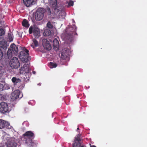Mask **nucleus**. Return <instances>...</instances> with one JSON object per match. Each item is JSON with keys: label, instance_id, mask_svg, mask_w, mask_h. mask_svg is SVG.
Segmentation results:
<instances>
[{"label": "nucleus", "instance_id": "obj_36", "mask_svg": "<svg viewBox=\"0 0 147 147\" xmlns=\"http://www.w3.org/2000/svg\"><path fill=\"white\" fill-rule=\"evenodd\" d=\"M90 145H91V144H90ZM90 147H96L94 145L90 146Z\"/></svg>", "mask_w": 147, "mask_h": 147}, {"label": "nucleus", "instance_id": "obj_5", "mask_svg": "<svg viewBox=\"0 0 147 147\" xmlns=\"http://www.w3.org/2000/svg\"><path fill=\"white\" fill-rule=\"evenodd\" d=\"M10 64L11 67L15 69L18 68L20 65L19 61L16 57H13L11 60Z\"/></svg>", "mask_w": 147, "mask_h": 147}, {"label": "nucleus", "instance_id": "obj_30", "mask_svg": "<svg viewBox=\"0 0 147 147\" xmlns=\"http://www.w3.org/2000/svg\"><path fill=\"white\" fill-rule=\"evenodd\" d=\"M6 97L5 95L2 94H0V99L1 100L6 99Z\"/></svg>", "mask_w": 147, "mask_h": 147}, {"label": "nucleus", "instance_id": "obj_34", "mask_svg": "<svg viewBox=\"0 0 147 147\" xmlns=\"http://www.w3.org/2000/svg\"><path fill=\"white\" fill-rule=\"evenodd\" d=\"M3 56V52H2V51L0 49V59H1L2 58Z\"/></svg>", "mask_w": 147, "mask_h": 147}, {"label": "nucleus", "instance_id": "obj_29", "mask_svg": "<svg viewBox=\"0 0 147 147\" xmlns=\"http://www.w3.org/2000/svg\"><path fill=\"white\" fill-rule=\"evenodd\" d=\"M5 34V31L3 29L0 27V36H1Z\"/></svg>", "mask_w": 147, "mask_h": 147}, {"label": "nucleus", "instance_id": "obj_32", "mask_svg": "<svg viewBox=\"0 0 147 147\" xmlns=\"http://www.w3.org/2000/svg\"><path fill=\"white\" fill-rule=\"evenodd\" d=\"M47 10L48 12V14L49 15H51V11L50 8L48 6L47 7Z\"/></svg>", "mask_w": 147, "mask_h": 147}, {"label": "nucleus", "instance_id": "obj_23", "mask_svg": "<svg viewBox=\"0 0 147 147\" xmlns=\"http://www.w3.org/2000/svg\"><path fill=\"white\" fill-rule=\"evenodd\" d=\"M57 65L56 63H54L53 62H50L49 65V66L51 68H55L57 66Z\"/></svg>", "mask_w": 147, "mask_h": 147}, {"label": "nucleus", "instance_id": "obj_37", "mask_svg": "<svg viewBox=\"0 0 147 147\" xmlns=\"http://www.w3.org/2000/svg\"><path fill=\"white\" fill-rule=\"evenodd\" d=\"M31 46L33 48H34V45H31Z\"/></svg>", "mask_w": 147, "mask_h": 147}, {"label": "nucleus", "instance_id": "obj_4", "mask_svg": "<svg viewBox=\"0 0 147 147\" xmlns=\"http://www.w3.org/2000/svg\"><path fill=\"white\" fill-rule=\"evenodd\" d=\"M71 28H72V30L69 33H67L66 35L67 38L70 41L72 40L74 35H77V34L76 32V30L77 29L76 26L73 24V26Z\"/></svg>", "mask_w": 147, "mask_h": 147}, {"label": "nucleus", "instance_id": "obj_14", "mask_svg": "<svg viewBox=\"0 0 147 147\" xmlns=\"http://www.w3.org/2000/svg\"><path fill=\"white\" fill-rule=\"evenodd\" d=\"M10 125L9 124L8 122L0 119V129L4 127L9 128Z\"/></svg>", "mask_w": 147, "mask_h": 147}, {"label": "nucleus", "instance_id": "obj_8", "mask_svg": "<svg viewBox=\"0 0 147 147\" xmlns=\"http://www.w3.org/2000/svg\"><path fill=\"white\" fill-rule=\"evenodd\" d=\"M30 70V69L29 68V65L25 64L20 69V74H27L28 73Z\"/></svg>", "mask_w": 147, "mask_h": 147}, {"label": "nucleus", "instance_id": "obj_2", "mask_svg": "<svg viewBox=\"0 0 147 147\" xmlns=\"http://www.w3.org/2000/svg\"><path fill=\"white\" fill-rule=\"evenodd\" d=\"M46 11V9L42 7L37 9L35 13V20L37 21L41 20L44 17V14Z\"/></svg>", "mask_w": 147, "mask_h": 147}, {"label": "nucleus", "instance_id": "obj_21", "mask_svg": "<svg viewBox=\"0 0 147 147\" xmlns=\"http://www.w3.org/2000/svg\"><path fill=\"white\" fill-rule=\"evenodd\" d=\"M81 140V137L80 135H78L77 137L76 138V139L75 140L74 143L73 144H75L76 143H80L79 141Z\"/></svg>", "mask_w": 147, "mask_h": 147}, {"label": "nucleus", "instance_id": "obj_12", "mask_svg": "<svg viewBox=\"0 0 147 147\" xmlns=\"http://www.w3.org/2000/svg\"><path fill=\"white\" fill-rule=\"evenodd\" d=\"M20 92L19 90H15L11 94V99L14 100L20 98Z\"/></svg>", "mask_w": 147, "mask_h": 147}, {"label": "nucleus", "instance_id": "obj_11", "mask_svg": "<svg viewBox=\"0 0 147 147\" xmlns=\"http://www.w3.org/2000/svg\"><path fill=\"white\" fill-rule=\"evenodd\" d=\"M50 1L49 4H50V6L51 7L55 10L57 9L59 10L58 9V7L57 6V0H48Z\"/></svg>", "mask_w": 147, "mask_h": 147}, {"label": "nucleus", "instance_id": "obj_16", "mask_svg": "<svg viewBox=\"0 0 147 147\" xmlns=\"http://www.w3.org/2000/svg\"><path fill=\"white\" fill-rule=\"evenodd\" d=\"M7 46V42L5 40H3L0 41V48L3 49L4 50H6Z\"/></svg>", "mask_w": 147, "mask_h": 147}, {"label": "nucleus", "instance_id": "obj_39", "mask_svg": "<svg viewBox=\"0 0 147 147\" xmlns=\"http://www.w3.org/2000/svg\"><path fill=\"white\" fill-rule=\"evenodd\" d=\"M77 129L78 130H79V127H78Z\"/></svg>", "mask_w": 147, "mask_h": 147}, {"label": "nucleus", "instance_id": "obj_31", "mask_svg": "<svg viewBox=\"0 0 147 147\" xmlns=\"http://www.w3.org/2000/svg\"><path fill=\"white\" fill-rule=\"evenodd\" d=\"M8 36L9 37V40L10 41H11L13 39V37L12 36L11 34H8Z\"/></svg>", "mask_w": 147, "mask_h": 147}, {"label": "nucleus", "instance_id": "obj_7", "mask_svg": "<svg viewBox=\"0 0 147 147\" xmlns=\"http://www.w3.org/2000/svg\"><path fill=\"white\" fill-rule=\"evenodd\" d=\"M0 111L3 113H5L9 112L7 104L4 102L0 103Z\"/></svg>", "mask_w": 147, "mask_h": 147}, {"label": "nucleus", "instance_id": "obj_24", "mask_svg": "<svg viewBox=\"0 0 147 147\" xmlns=\"http://www.w3.org/2000/svg\"><path fill=\"white\" fill-rule=\"evenodd\" d=\"M73 147H86L84 145L81 146L80 143H76L75 144H73Z\"/></svg>", "mask_w": 147, "mask_h": 147}, {"label": "nucleus", "instance_id": "obj_3", "mask_svg": "<svg viewBox=\"0 0 147 147\" xmlns=\"http://www.w3.org/2000/svg\"><path fill=\"white\" fill-rule=\"evenodd\" d=\"M29 32L30 34L33 32L34 36L36 38H38L40 36V32L39 29L36 26H31L29 28Z\"/></svg>", "mask_w": 147, "mask_h": 147}, {"label": "nucleus", "instance_id": "obj_22", "mask_svg": "<svg viewBox=\"0 0 147 147\" xmlns=\"http://www.w3.org/2000/svg\"><path fill=\"white\" fill-rule=\"evenodd\" d=\"M51 32L49 30H45L43 33V35L45 36H49L50 35Z\"/></svg>", "mask_w": 147, "mask_h": 147}, {"label": "nucleus", "instance_id": "obj_15", "mask_svg": "<svg viewBox=\"0 0 147 147\" xmlns=\"http://www.w3.org/2000/svg\"><path fill=\"white\" fill-rule=\"evenodd\" d=\"M11 47L12 52L13 53L14 55H17L18 52V47L14 44H11Z\"/></svg>", "mask_w": 147, "mask_h": 147}, {"label": "nucleus", "instance_id": "obj_9", "mask_svg": "<svg viewBox=\"0 0 147 147\" xmlns=\"http://www.w3.org/2000/svg\"><path fill=\"white\" fill-rule=\"evenodd\" d=\"M24 52L21 51L19 55V58L24 62H27L28 61L29 58L26 54H25Z\"/></svg>", "mask_w": 147, "mask_h": 147}, {"label": "nucleus", "instance_id": "obj_1", "mask_svg": "<svg viewBox=\"0 0 147 147\" xmlns=\"http://www.w3.org/2000/svg\"><path fill=\"white\" fill-rule=\"evenodd\" d=\"M23 136L24 137V141L27 146L29 147H36L37 146L38 142L32 141L34 138V134L32 131H27L23 134Z\"/></svg>", "mask_w": 147, "mask_h": 147}, {"label": "nucleus", "instance_id": "obj_27", "mask_svg": "<svg viewBox=\"0 0 147 147\" xmlns=\"http://www.w3.org/2000/svg\"><path fill=\"white\" fill-rule=\"evenodd\" d=\"M47 27L49 28L52 29L53 28V25L50 22H49L47 24Z\"/></svg>", "mask_w": 147, "mask_h": 147}, {"label": "nucleus", "instance_id": "obj_13", "mask_svg": "<svg viewBox=\"0 0 147 147\" xmlns=\"http://www.w3.org/2000/svg\"><path fill=\"white\" fill-rule=\"evenodd\" d=\"M7 147H16L17 144L11 139L9 140L6 143Z\"/></svg>", "mask_w": 147, "mask_h": 147}, {"label": "nucleus", "instance_id": "obj_38", "mask_svg": "<svg viewBox=\"0 0 147 147\" xmlns=\"http://www.w3.org/2000/svg\"><path fill=\"white\" fill-rule=\"evenodd\" d=\"M33 73L34 74L35 73V71H33Z\"/></svg>", "mask_w": 147, "mask_h": 147}, {"label": "nucleus", "instance_id": "obj_26", "mask_svg": "<svg viewBox=\"0 0 147 147\" xmlns=\"http://www.w3.org/2000/svg\"><path fill=\"white\" fill-rule=\"evenodd\" d=\"M32 41L35 47H36L37 46L38 44V42L35 39H33Z\"/></svg>", "mask_w": 147, "mask_h": 147}, {"label": "nucleus", "instance_id": "obj_20", "mask_svg": "<svg viewBox=\"0 0 147 147\" xmlns=\"http://www.w3.org/2000/svg\"><path fill=\"white\" fill-rule=\"evenodd\" d=\"M22 25L23 26L26 28L28 27L30 25L28 21L26 19H24L23 20L22 22Z\"/></svg>", "mask_w": 147, "mask_h": 147}, {"label": "nucleus", "instance_id": "obj_40", "mask_svg": "<svg viewBox=\"0 0 147 147\" xmlns=\"http://www.w3.org/2000/svg\"><path fill=\"white\" fill-rule=\"evenodd\" d=\"M22 96V95L20 97V98H21Z\"/></svg>", "mask_w": 147, "mask_h": 147}, {"label": "nucleus", "instance_id": "obj_10", "mask_svg": "<svg viewBox=\"0 0 147 147\" xmlns=\"http://www.w3.org/2000/svg\"><path fill=\"white\" fill-rule=\"evenodd\" d=\"M42 45L44 48L50 50L51 49V46L47 39L44 38L42 40Z\"/></svg>", "mask_w": 147, "mask_h": 147}, {"label": "nucleus", "instance_id": "obj_6", "mask_svg": "<svg viewBox=\"0 0 147 147\" xmlns=\"http://www.w3.org/2000/svg\"><path fill=\"white\" fill-rule=\"evenodd\" d=\"M69 50L67 49H64L62 50L61 58V59L66 60L69 61Z\"/></svg>", "mask_w": 147, "mask_h": 147}, {"label": "nucleus", "instance_id": "obj_35", "mask_svg": "<svg viewBox=\"0 0 147 147\" xmlns=\"http://www.w3.org/2000/svg\"><path fill=\"white\" fill-rule=\"evenodd\" d=\"M3 85L0 83V91H1L3 90Z\"/></svg>", "mask_w": 147, "mask_h": 147}, {"label": "nucleus", "instance_id": "obj_17", "mask_svg": "<svg viewBox=\"0 0 147 147\" xmlns=\"http://www.w3.org/2000/svg\"><path fill=\"white\" fill-rule=\"evenodd\" d=\"M59 46V41L57 39L55 38L53 41V46L54 49L56 50H58Z\"/></svg>", "mask_w": 147, "mask_h": 147}, {"label": "nucleus", "instance_id": "obj_18", "mask_svg": "<svg viewBox=\"0 0 147 147\" xmlns=\"http://www.w3.org/2000/svg\"><path fill=\"white\" fill-rule=\"evenodd\" d=\"M34 0H23V3L27 7H30L32 3Z\"/></svg>", "mask_w": 147, "mask_h": 147}, {"label": "nucleus", "instance_id": "obj_33", "mask_svg": "<svg viewBox=\"0 0 147 147\" xmlns=\"http://www.w3.org/2000/svg\"><path fill=\"white\" fill-rule=\"evenodd\" d=\"M23 51L24 52V53L25 54L26 53L27 54V55L28 56V55H29V53H28L29 51L28 50H27L26 49H25V50H24V51Z\"/></svg>", "mask_w": 147, "mask_h": 147}, {"label": "nucleus", "instance_id": "obj_25", "mask_svg": "<svg viewBox=\"0 0 147 147\" xmlns=\"http://www.w3.org/2000/svg\"><path fill=\"white\" fill-rule=\"evenodd\" d=\"M13 54V53L12 52L11 49H8L7 52V55L8 57H11Z\"/></svg>", "mask_w": 147, "mask_h": 147}, {"label": "nucleus", "instance_id": "obj_28", "mask_svg": "<svg viewBox=\"0 0 147 147\" xmlns=\"http://www.w3.org/2000/svg\"><path fill=\"white\" fill-rule=\"evenodd\" d=\"M73 5L74 2L72 1H70L68 3L67 7H69L70 6H73Z\"/></svg>", "mask_w": 147, "mask_h": 147}, {"label": "nucleus", "instance_id": "obj_19", "mask_svg": "<svg viewBox=\"0 0 147 147\" xmlns=\"http://www.w3.org/2000/svg\"><path fill=\"white\" fill-rule=\"evenodd\" d=\"M11 81L14 85L18 83L21 82V80L20 78H17L15 77H13L12 78Z\"/></svg>", "mask_w": 147, "mask_h": 147}]
</instances>
